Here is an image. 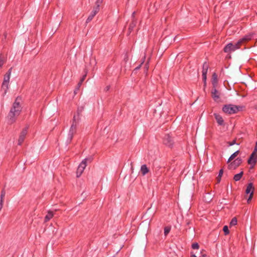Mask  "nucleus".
I'll list each match as a JSON object with an SVG mask.
<instances>
[{
    "instance_id": "obj_36",
    "label": "nucleus",
    "mask_w": 257,
    "mask_h": 257,
    "mask_svg": "<svg viewBox=\"0 0 257 257\" xmlns=\"http://www.w3.org/2000/svg\"><path fill=\"white\" fill-rule=\"evenodd\" d=\"M103 0H96L95 2V5L98 6H100V5L102 3Z\"/></svg>"
},
{
    "instance_id": "obj_34",
    "label": "nucleus",
    "mask_w": 257,
    "mask_h": 257,
    "mask_svg": "<svg viewBox=\"0 0 257 257\" xmlns=\"http://www.w3.org/2000/svg\"><path fill=\"white\" fill-rule=\"evenodd\" d=\"M191 247L193 249H198L199 247V245L198 244V243L197 242H195V243H193L192 245H191Z\"/></svg>"
},
{
    "instance_id": "obj_33",
    "label": "nucleus",
    "mask_w": 257,
    "mask_h": 257,
    "mask_svg": "<svg viewBox=\"0 0 257 257\" xmlns=\"http://www.w3.org/2000/svg\"><path fill=\"white\" fill-rule=\"evenodd\" d=\"M242 43L240 40H238V42L233 45L234 47H237V49L239 48L240 45Z\"/></svg>"
},
{
    "instance_id": "obj_31",
    "label": "nucleus",
    "mask_w": 257,
    "mask_h": 257,
    "mask_svg": "<svg viewBox=\"0 0 257 257\" xmlns=\"http://www.w3.org/2000/svg\"><path fill=\"white\" fill-rule=\"evenodd\" d=\"M223 231L225 235H227L229 233V231L228 226L227 225L224 226V227L223 228Z\"/></svg>"
},
{
    "instance_id": "obj_9",
    "label": "nucleus",
    "mask_w": 257,
    "mask_h": 257,
    "mask_svg": "<svg viewBox=\"0 0 257 257\" xmlns=\"http://www.w3.org/2000/svg\"><path fill=\"white\" fill-rule=\"evenodd\" d=\"M237 50V47H234L231 43L227 44L223 49V51L225 53H231Z\"/></svg>"
},
{
    "instance_id": "obj_40",
    "label": "nucleus",
    "mask_w": 257,
    "mask_h": 257,
    "mask_svg": "<svg viewBox=\"0 0 257 257\" xmlns=\"http://www.w3.org/2000/svg\"><path fill=\"white\" fill-rule=\"evenodd\" d=\"M12 67L10 68L6 73L11 76L12 71Z\"/></svg>"
},
{
    "instance_id": "obj_27",
    "label": "nucleus",
    "mask_w": 257,
    "mask_h": 257,
    "mask_svg": "<svg viewBox=\"0 0 257 257\" xmlns=\"http://www.w3.org/2000/svg\"><path fill=\"white\" fill-rule=\"evenodd\" d=\"M237 218L235 217H234L231 219V221L230 222L229 225L230 226H234L237 224Z\"/></svg>"
},
{
    "instance_id": "obj_46",
    "label": "nucleus",
    "mask_w": 257,
    "mask_h": 257,
    "mask_svg": "<svg viewBox=\"0 0 257 257\" xmlns=\"http://www.w3.org/2000/svg\"><path fill=\"white\" fill-rule=\"evenodd\" d=\"M135 15H136V12H134L132 14L133 20L135 19Z\"/></svg>"
},
{
    "instance_id": "obj_39",
    "label": "nucleus",
    "mask_w": 257,
    "mask_h": 257,
    "mask_svg": "<svg viewBox=\"0 0 257 257\" xmlns=\"http://www.w3.org/2000/svg\"><path fill=\"white\" fill-rule=\"evenodd\" d=\"M110 86L109 85H107L104 88V91L105 92H107L110 89Z\"/></svg>"
},
{
    "instance_id": "obj_28",
    "label": "nucleus",
    "mask_w": 257,
    "mask_h": 257,
    "mask_svg": "<svg viewBox=\"0 0 257 257\" xmlns=\"http://www.w3.org/2000/svg\"><path fill=\"white\" fill-rule=\"evenodd\" d=\"M171 230V226H166L164 228V235L167 236Z\"/></svg>"
},
{
    "instance_id": "obj_32",
    "label": "nucleus",
    "mask_w": 257,
    "mask_h": 257,
    "mask_svg": "<svg viewBox=\"0 0 257 257\" xmlns=\"http://www.w3.org/2000/svg\"><path fill=\"white\" fill-rule=\"evenodd\" d=\"M79 119V114L77 115V116L74 115L73 118L72 123H76L77 124V121H78Z\"/></svg>"
},
{
    "instance_id": "obj_3",
    "label": "nucleus",
    "mask_w": 257,
    "mask_h": 257,
    "mask_svg": "<svg viewBox=\"0 0 257 257\" xmlns=\"http://www.w3.org/2000/svg\"><path fill=\"white\" fill-rule=\"evenodd\" d=\"M93 160L92 157H90L88 158L84 159L81 163L79 164L78 167L76 171V176L77 177H79L82 173L83 172L85 168L87 166V162H89V163L91 162Z\"/></svg>"
},
{
    "instance_id": "obj_45",
    "label": "nucleus",
    "mask_w": 257,
    "mask_h": 257,
    "mask_svg": "<svg viewBox=\"0 0 257 257\" xmlns=\"http://www.w3.org/2000/svg\"><path fill=\"white\" fill-rule=\"evenodd\" d=\"M201 253L200 257H207V255L205 253H203L202 251H201Z\"/></svg>"
},
{
    "instance_id": "obj_23",
    "label": "nucleus",
    "mask_w": 257,
    "mask_h": 257,
    "mask_svg": "<svg viewBox=\"0 0 257 257\" xmlns=\"http://www.w3.org/2000/svg\"><path fill=\"white\" fill-rule=\"evenodd\" d=\"M212 84L213 86H215V85L216 84L217 82V75L215 73H214L212 75Z\"/></svg>"
},
{
    "instance_id": "obj_38",
    "label": "nucleus",
    "mask_w": 257,
    "mask_h": 257,
    "mask_svg": "<svg viewBox=\"0 0 257 257\" xmlns=\"http://www.w3.org/2000/svg\"><path fill=\"white\" fill-rule=\"evenodd\" d=\"M250 156H252L253 157H255L256 159L257 158V154L256 152L253 151Z\"/></svg>"
},
{
    "instance_id": "obj_44",
    "label": "nucleus",
    "mask_w": 257,
    "mask_h": 257,
    "mask_svg": "<svg viewBox=\"0 0 257 257\" xmlns=\"http://www.w3.org/2000/svg\"><path fill=\"white\" fill-rule=\"evenodd\" d=\"M82 82H81V81H80L78 84H77V90L79 89V87H80L81 84H82Z\"/></svg>"
},
{
    "instance_id": "obj_51",
    "label": "nucleus",
    "mask_w": 257,
    "mask_h": 257,
    "mask_svg": "<svg viewBox=\"0 0 257 257\" xmlns=\"http://www.w3.org/2000/svg\"><path fill=\"white\" fill-rule=\"evenodd\" d=\"M256 16H257V13H256Z\"/></svg>"
},
{
    "instance_id": "obj_21",
    "label": "nucleus",
    "mask_w": 257,
    "mask_h": 257,
    "mask_svg": "<svg viewBox=\"0 0 257 257\" xmlns=\"http://www.w3.org/2000/svg\"><path fill=\"white\" fill-rule=\"evenodd\" d=\"M243 172L241 171L239 173L235 174L233 177V179L235 181H238L240 180L243 175Z\"/></svg>"
},
{
    "instance_id": "obj_30",
    "label": "nucleus",
    "mask_w": 257,
    "mask_h": 257,
    "mask_svg": "<svg viewBox=\"0 0 257 257\" xmlns=\"http://www.w3.org/2000/svg\"><path fill=\"white\" fill-rule=\"evenodd\" d=\"M100 9V6H98L97 5H96V6L93 8L92 12L93 13V14H95L96 15V14L99 12Z\"/></svg>"
},
{
    "instance_id": "obj_41",
    "label": "nucleus",
    "mask_w": 257,
    "mask_h": 257,
    "mask_svg": "<svg viewBox=\"0 0 257 257\" xmlns=\"http://www.w3.org/2000/svg\"><path fill=\"white\" fill-rule=\"evenodd\" d=\"M143 63H144V61H143L142 62V63H141L139 66H137V67L135 69V70H139V69L141 68V67L142 65L143 64Z\"/></svg>"
},
{
    "instance_id": "obj_2",
    "label": "nucleus",
    "mask_w": 257,
    "mask_h": 257,
    "mask_svg": "<svg viewBox=\"0 0 257 257\" xmlns=\"http://www.w3.org/2000/svg\"><path fill=\"white\" fill-rule=\"evenodd\" d=\"M243 107L242 106L228 104L224 105L222 110L226 114H232L242 110Z\"/></svg>"
},
{
    "instance_id": "obj_17",
    "label": "nucleus",
    "mask_w": 257,
    "mask_h": 257,
    "mask_svg": "<svg viewBox=\"0 0 257 257\" xmlns=\"http://www.w3.org/2000/svg\"><path fill=\"white\" fill-rule=\"evenodd\" d=\"M239 151L237 150L233 153L228 158L227 163H229L232 160H233L239 154Z\"/></svg>"
},
{
    "instance_id": "obj_4",
    "label": "nucleus",
    "mask_w": 257,
    "mask_h": 257,
    "mask_svg": "<svg viewBox=\"0 0 257 257\" xmlns=\"http://www.w3.org/2000/svg\"><path fill=\"white\" fill-rule=\"evenodd\" d=\"M242 163V159L240 157H238L233 162H230L228 163V169L229 170H234L239 167Z\"/></svg>"
},
{
    "instance_id": "obj_35",
    "label": "nucleus",
    "mask_w": 257,
    "mask_h": 257,
    "mask_svg": "<svg viewBox=\"0 0 257 257\" xmlns=\"http://www.w3.org/2000/svg\"><path fill=\"white\" fill-rule=\"evenodd\" d=\"M253 194H249V196H248V197H247V200H246L247 203H249V202H250L251 200L252 199V198L253 197Z\"/></svg>"
},
{
    "instance_id": "obj_37",
    "label": "nucleus",
    "mask_w": 257,
    "mask_h": 257,
    "mask_svg": "<svg viewBox=\"0 0 257 257\" xmlns=\"http://www.w3.org/2000/svg\"><path fill=\"white\" fill-rule=\"evenodd\" d=\"M228 144L229 145V146H233V145L236 144V140H234L232 142H229L228 143Z\"/></svg>"
},
{
    "instance_id": "obj_29",
    "label": "nucleus",
    "mask_w": 257,
    "mask_h": 257,
    "mask_svg": "<svg viewBox=\"0 0 257 257\" xmlns=\"http://www.w3.org/2000/svg\"><path fill=\"white\" fill-rule=\"evenodd\" d=\"M10 76V75L6 73V74L4 75L3 81H5V82H9Z\"/></svg>"
},
{
    "instance_id": "obj_50",
    "label": "nucleus",
    "mask_w": 257,
    "mask_h": 257,
    "mask_svg": "<svg viewBox=\"0 0 257 257\" xmlns=\"http://www.w3.org/2000/svg\"><path fill=\"white\" fill-rule=\"evenodd\" d=\"M4 190H3L2 191V192H1V193H4Z\"/></svg>"
},
{
    "instance_id": "obj_12",
    "label": "nucleus",
    "mask_w": 257,
    "mask_h": 257,
    "mask_svg": "<svg viewBox=\"0 0 257 257\" xmlns=\"http://www.w3.org/2000/svg\"><path fill=\"white\" fill-rule=\"evenodd\" d=\"M214 115L218 124L219 125H224V120L220 114L217 113H214Z\"/></svg>"
},
{
    "instance_id": "obj_43",
    "label": "nucleus",
    "mask_w": 257,
    "mask_h": 257,
    "mask_svg": "<svg viewBox=\"0 0 257 257\" xmlns=\"http://www.w3.org/2000/svg\"><path fill=\"white\" fill-rule=\"evenodd\" d=\"M86 76V74H85L84 75H83L82 76V77L80 79V81L81 82H83V81L84 80V79H85V77Z\"/></svg>"
},
{
    "instance_id": "obj_48",
    "label": "nucleus",
    "mask_w": 257,
    "mask_h": 257,
    "mask_svg": "<svg viewBox=\"0 0 257 257\" xmlns=\"http://www.w3.org/2000/svg\"><path fill=\"white\" fill-rule=\"evenodd\" d=\"M191 257H197L192 252H191Z\"/></svg>"
},
{
    "instance_id": "obj_42",
    "label": "nucleus",
    "mask_w": 257,
    "mask_h": 257,
    "mask_svg": "<svg viewBox=\"0 0 257 257\" xmlns=\"http://www.w3.org/2000/svg\"><path fill=\"white\" fill-rule=\"evenodd\" d=\"M247 195H248V194H244V195H243V197H242V201H243V200H247Z\"/></svg>"
},
{
    "instance_id": "obj_10",
    "label": "nucleus",
    "mask_w": 257,
    "mask_h": 257,
    "mask_svg": "<svg viewBox=\"0 0 257 257\" xmlns=\"http://www.w3.org/2000/svg\"><path fill=\"white\" fill-rule=\"evenodd\" d=\"M211 96L213 100L217 101L220 98V93L214 86L211 90Z\"/></svg>"
},
{
    "instance_id": "obj_47",
    "label": "nucleus",
    "mask_w": 257,
    "mask_h": 257,
    "mask_svg": "<svg viewBox=\"0 0 257 257\" xmlns=\"http://www.w3.org/2000/svg\"><path fill=\"white\" fill-rule=\"evenodd\" d=\"M253 151L257 152V142L255 144V147L254 148V150Z\"/></svg>"
},
{
    "instance_id": "obj_15",
    "label": "nucleus",
    "mask_w": 257,
    "mask_h": 257,
    "mask_svg": "<svg viewBox=\"0 0 257 257\" xmlns=\"http://www.w3.org/2000/svg\"><path fill=\"white\" fill-rule=\"evenodd\" d=\"M9 82H5L3 81L2 85V89L4 91V94H6L7 93V91L9 89Z\"/></svg>"
},
{
    "instance_id": "obj_14",
    "label": "nucleus",
    "mask_w": 257,
    "mask_h": 257,
    "mask_svg": "<svg viewBox=\"0 0 257 257\" xmlns=\"http://www.w3.org/2000/svg\"><path fill=\"white\" fill-rule=\"evenodd\" d=\"M256 162V158L255 157H253L251 156H250L249 159H248L247 163L249 164L252 165L251 168H252L254 167Z\"/></svg>"
},
{
    "instance_id": "obj_25",
    "label": "nucleus",
    "mask_w": 257,
    "mask_h": 257,
    "mask_svg": "<svg viewBox=\"0 0 257 257\" xmlns=\"http://www.w3.org/2000/svg\"><path fill=\"white\" fill-rule=\"evenodd\" d=\"M5 196V194H1L0 196V210L2 209L3 206V202Z\"/></svg>"
},
{
    "instance_id": "obj_20",
    "label": "nucleus",
    "mask_w": 257,
    "mask_h": 257,
    "mask_svg": "<svg viewBox=\"0 0 257 257\" xmlns=\"http://www.w3.org/2000/svg\"><path fill=\"white\" fill-rule=\"evenodd\" d=\"M7 58L3 54H0V68L2 67L3 65L6 63Z\"/></svg>"
},
{
    "instance_id": "obj_24",
    "label": "nucleus",
    "mask_w": 257,
    "mask_h": 257,
    "mask_svg": "<svg viewBox=\"0 0 257 257\" xmlns=\"http://www.w3.org/2000/svg\"><path fill=\"white\" fill-rule=\"evenodd\" d=\"M95 15H96L95 14H93V13L91 11V13L90 14L89 16H88L86 21V23H89L93 19V18Z\"/></svg>"
},
{
    "instance_id": "obj_18",
    "label": "nucleus",
    "mask_w": 257,
    "mask_h": 257,
    "mask_svg": "<svg viewBox=\"0 0 257 257\" xmlns=\"http://www.w3.org/2000/svg\"><path fill=\"white\" fill-rule=\"evenodd\" d=\"M141 171L142 174L143 175H145L149 172V170L148 168L147 165L144 164L141 166Z\"/></svg>"
},
{
    "instance_id": "obj_49",
    "label": "nucleus",
    "mask_w": 257,
    "mask_h": 257,
    "mask_svg": "<svg viewBox=\"0 0 257 257\" xmlns=\"http://www.w3.org/2000/svg\"><path fill=\"white\" fill-rule=\"evenodd\" d=\"M189 224H190V221H187V220H186V224H187V225H189Z\"/></svg>"
},
{
    "instance_id": "obj_22",
    "label": "nucleus",
    "mask_w": 257,
    "mask_h": 257,
    "mask_svg": "<svg viewBox=\"0 0 257 257\" xmlns=\"http://www.w3.org/2000/svg\"><path fill=\"white\" fill-rule=\"evenodd\" d=\"M252 35L250 34L248 35L245 36L244 37L240 39V40L241 41V42L242 43H243L244 42H247V41H248L249 40H251L252 38Z\"/></svg>"
},
{
    "instance_id": "obj_6",
    "label": "nucleus",
    "mask_w": 257,
    "mask_h": 257,
    "mask_svg": "<svg viewBox=\"0 0 257 257\" xmlns=\"http://www.w3.org/2000/svg\"><path fill=\"white\" fill-rule=\"evenodd\" d=\"M174 140L169 134L165 135L163 138V144L169 148H172L174 145Z\"/></svg>"
},
{
    "instance_id": "obj_7",
    "label": "nucleus",
    "mask_w": 257,
    "mask_h": 257,
    "mask_svg": "<svg viewBox=\"0 0 257 257\" xmlns=\"http://www.w3.org/2000/svg\"><path fill=\"white\" fill-rule=\"evenodd\" d=\"M209 68V65L206 62H205L202 66V79L204 83H206L207 78V73Z\"/></svg>"
},
{
    "instance_id": "obj_1",
    "label": "nucleus",
    "mask_w": 257,
    "mask_h": 257,
    "mask_svg": "<svg viewBox=\"0 0 257 257\" xmlns=\"http://www.w3.org/2000/svg\"><path fill=\"white\" fill-rule=\"evenodd\" d=\"M21 98L17 97L13 104L10 112L8 114L9 123L12 124L16 121V117L19 116L22 111V107L20 105Z\"/></svg>"
},
{
    "instance_id": "obj_19",
    "label": "nucleus",
    "mask_w": 257,
    "mask_h": 257,
    "mask_svg": "<svg viewBox=\"0 0 257 257\" xmlns=\"http://www.w3.org/2000/svg\"><path fill=\"white\" fill-rule=\"evenodd\" d=\"M137 24V21L135 19L133 20L132 23L130 24L128 28V31L130 33H131V32L133 30L134 28L136 26Z\"/></svg>"
},
{
    "instance_id": "obj_5",
    "label": "nucleus",
    "mask_w": 257,
    "mask_h": 257,
    "mask_svg": "<svg viewBox=\"0 0 257 257\" xmlns=\"http://www.w3.org/2000/svg\"><path fill=\"white\" fill-rule=\"evenodd\" d=\"M77 126V125L76 123H72L68 134V138L67 140L68 143H70L71 142L74 135L76 132Z\"/></svg>"
},
{
    "instance_id": "obj_8",
    "label": "nucleus",
    "mask_w": 257,
    "mask_h": 257,
    "mask_svg": "<svg viewBox=\"0 0 257 257\" xmlns=\"http://www.w3.org/2000/svg\"><path fill=\"white\" fill-rule=\"evenodd\" d=\"M28 132V128L25 127L24 129H23L22 131L21 132L19 140H18V145H21L22 143H23L24 139L25 138V137L27 134Z\"/></svg>"
},
{
    "instance_id": "obj_16",
    "label": "nucleus",
    "mask_w": 257,
    "mask_h": 257,
    "mask_svg": "<svg viewBox=\"0 0 257 257\" xmlns=\"http://www.w3.org/2000/svg\"><path fill=\"white\" fill-rule=\"evenodd\" d=\"M54 214L52 211H48L47 214L45 216L44 221L45 222L49 221L53 216Z\"/></svg>"
},
{
    "instance_id": "obj_11",
    "label": "nucleus",
    "mask_w": 257,
    "mask_h": 257,
    "mask_svg": "<svg viewBox=\"0 0 257 257\" xmlns=\"http://www.w3.org/2000/svg\"><path fill=\"white\" fill-rule=\"evenodd\" d=\"M213 197L214 195L213 194H203L202 198L204 202L209 203L212 200Z\"/></svg>"
},
{
    "instance_id": "obj_26",
    "label": "nucleus",
    "mask_w": 257,
    "mask_h": 257,
    "mask_svg": "<svg viewBox=\"0 0 257 257\" xmlns=\"http://www.w3.org/2000/svg\"><path fill=\"white\" fill-rule=\"evenodd\" d=\"M223 174V170L222 169H221L219 170L218 175L216 178L218 183L220 182V181L221 180V178Z\"/></svg>"
},
{
    "instance_id": "obj_13",
    "label": "nucleus",
    "mask_w": 257,
    "mask_h": 257,
    "mask_svg": "<svg viewBox=\"0 0 257 257\" xmlns=\"http://www.w3.org/2000/svg\"><path fill=\"white\" fill-rule=\"evenodd\" d=\"M254 187L252 183L248 184L245 193H254Z\"/></svg>"
}]
</instances>
